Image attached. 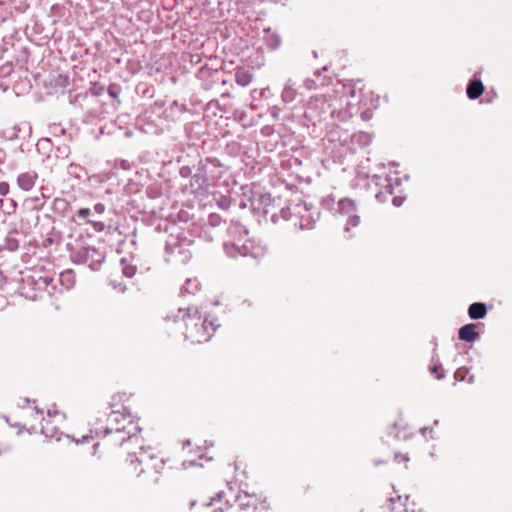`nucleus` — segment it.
<instances>
[{
	"label": "nucleus",
	"mask_w": 512,
	"mask_h": 512,
	"mask_svg": "<svg viewBox=\"0 0 512 512\" xmlns=\"http://www.w3.org/2000/svg\"><path fill=\"white\" fill-rule=\"evenodd\" d=\"M109 421H113L117 425L109 424L106 427L104 444L110 442L107 436L116 434V441H119L122 446H126V449L130 448V444H134L139 448L138 452L130 455L123 463L121 467L122 475L129 480H137L140 483L158 482L159 475L163 472L166 465L164 457L159 453L149 452V450H152L151 448H144L142 439L132 432V430L139 429L119 411H112L109 415Z\"/></svg>",
	"instance_id": "f257e3e1"
},
{
	"label": "nucleus",
	"mask_w": 512,
	"mask_h": 512,
	"mask_svg": "<svg viewBox=\"0 0 512 512\" xmlns=\"http://www.w3.org/2000/svg\"><path fill=\"white\" fill-rule=\"evenodd\" d=\"M178 317L184 322V336L193 344L208 342L215 334L219 323L217 319L203 317L197 307L179 309Z\"/></svg>",
	"instance_id": "f03ea898"
},
{
	"label": "nucleus",
	"mask_w": 512,
	"mask_h": 512,
	"mask_svg": "<svg viewBox=\"0 0 512 512\" xmlns=\"http://www.w3.org/2000/svg\"><path fill=\"white\" fill-rule=\"evenodd\" d=\"M350 94L351 97L356 101L358 109L361 110L364 114L371 113L379 106V96L375 95L370 87L362 84L361 82H358V84H355L352 87Z\"/></svg>",
	"instance_id": "7ed1b4c3"
},
{
	"label": "nucleus",
	"mask_w": 512,
	"mask_h": 512,
	"mask_svg": "<svg viewBox=\"0 0 512 512\" xmlns=\"http://www.w3.org/2000/svg\"><path fill=\"white\" fill-rule=\"evenodd\" d=\"M235 505L242 512H266L268 510V503L265 496L262 494H250L241 491L235 494Z\"/></svg>",
	"instance_id": "20e7f679"
},
{
	"label": "nucleus",
	"mask_w": 512,
	"mask_h": 512,
	"mask_svg": "<svg viewBox=\"0 0 512 512\" xmlns=\"http://www.w3.org/2000/svg\"><path fill=\"white\" fill-rule=\"evenodd\" d=\"M235 504V492L232 488L220 491L209 503L200 506V512H229Z\"/></svg>",
	"instance_id": "39448f33"
},
{
	"label": "nucleus",
	"mask_w": 512,
	"mask_h": 512,
	"mask_svg": "<svg viewBox=\"0 0 512 512\" xmlns=\"http://www.w3.org/2000/svg\"><path fill=\"white\" fill-rule=\"evenodd\" d=\"M414 506L415 503H410L408 497L403 500L401 496H397L388 499L386 504L381 507V512H422L421 509L415 511Z\"/></svg>",
	"instance_id": "423d86ee"
},
{
	"label": "nucleus",
	"mask_w": 512,
	"mask_h": 512,
	"mask_svg": "<svg viewBox=\"0 0 512 512\" xmlns=\"http://www.w3.org/2000/svg\"><path fill=\"white\" fill-rule=\"evenodd\" d=\"M37 178L38 174L35 171L24 172L18 176L17 183L22 190L29 191L33 188Z\"/></svg>",
	"instance_id": "0eeeda50"
},
{
	"label": "nucleus",
	"mask_w": 512,
	"mask_h": 512,
	"mask_svg": "<svg viewBox=\"0 0 512 512\" xmlns=\"http://www.w3.org/2000/svg\"><path fill=\"white\" fill-rule=\"evenodd\" d=\"M476 324L470 323L462 326L459 329V339L466 342H473L479 338V333L476 332Z\"/></svg>",
	"instance_id": "6e6552de"
},
{
	"label": "nucleus",
	"mask_w": 512,
	"mask_h": 512,
	"mask_svg": "<svg viewBox=\"0 0 512 512\" xmlns=\"http://www.w3.org/2000/svg\"><path fill=\"white\" fill-rule=\"evenodd\" d=\"M253 80V74L243 67H237L235 70V81L242 87L248 86Z\"/></svg>",
	"instance_id": "1a4fd4ad"
},
{
	"label": "nucleus",
	"mask_w": 512,
	"mask_h": 512,
	"mask_svg": "<svg viewBox=\"0 0 512 512\" xmlns=\"http://www.w3.org/2000/svg\"><path fill=\"white\" fill-rule=\"evenodd\" d=\"M484 92V85L480 80H472L467 85L466 93L469 99H478Z\"/></svg>",
	"instance_id": "9d476101"
},
{
	"label": "nucleus",
	"mask_w": 512,
	"mask_h": 512,
	"mask_svg": "<svg viewBox=\"0 0 512 512\" xmlns=\"http://www.w3.org/2000/svg\"><path fill=\"white\" fill-rule=\"evenodd\" d=\"M487 313V308L484 303L476 302L469 306L468 315L471 319H482Z\"/></svg>",
	"instance_id": "9b49d317"
},
{
	"label": "nucleus",
	"mask_w": 512,
	"mask_h": 512,
	"mask_svg": "<svg viewBox=\"0 0 512 512\" xmlns=\"http://www.w3.org/2000/svg\"><path fill=\"white\" fill-rule=\"evenodd\" d=\"M359 223H360V217H359V216H357V215H353V216H351V217L348 219L347 223H346V226H345V232H346V233H349V232H350V230H351L352 228L357 227V226L359 225Z\"/></svg>",
	"instance_id": "f8f14e48"
},
{
	"label": "nucleus",
	"mask_w": 512,
	"mask_h": 512,
	"mask_svg": "<svg viewBox=\"0 0 512 512\" xmlns=\"http://www.w3.org/2000/svg\"><path fill=\"white\" fill-rule=\"evenodd\" d=\"M296 92L292 88H285L282 93V99L285 102H291L295 99Z\"/></svg>",
	"instance_id": "ddd939ff"
},
{
	"label": "nucleus",
	"mask_w": 512,
	"mask_h": 512,
	"mask_svg": "<svg viewBox=\"0 0 512 512\" xmlns=\"http://www.w3.org/2000/svg\"><path fill=\"white\" fill-rule=\"evenodd\" d=\"M394 460L397 463H407L409 461V456L406 453H395Z\"/></svg>",
	"instance_id": "4468645a"
},
{
	"label": "nucleus",
	"mask_w": 512,
	"mask_h": 512,
	"mask_svg": "<svg viewBox=\"0 0 512 512\" xmlns=\"http://www.w3.org/2000/svg\"><path fill=\"white\" fill-rule=\"evenodd\" d=\"M430 371L433 375H435V377L437 379H442L443 378V374H442V367L440 365H434L430 368Z\"/></svg>",
	"instance_id": "2eb2a0df"
},
{
	"label": "nucleus",
	"mask_w": 512,
	"mask_h": 512,
	"mask_svg": "<svg viewBox=\"0 0 512 512\" xmlns=\"http://www.w3.org/2000/svg\"><path fill=\"white\" fill-rule=\"evenodd\" d=\"M89 223L92 225L94 230L101 232L105 229V224L100 221H89Z\"/></svg>",
	"instance_id": "dca6fc26"
},
{
	"label": "nucleus",
	"mask_w": 512,
	"mask_h": 512,
	"mask_svg": "<svg viewBox=\"0 0 512 512\" xmlns=\"http://www.w3.org/2000/svg\"><path fill=\"white\" fill-rule=\"evenodd\" d=\"M49 422H50V419H49V418H48V419H45V418H43V419H42L40 432H41V433H43V434H45L46 436H49V435H51V436H52V435H53V433L49 434V430H48V428H47V427H45V425H44V423L48 424Z\"/></svg>",
	"instance_id": "f3484780"
},
{
	"label": "nucleus",
	"mask_w": 512,
	"mask_h": 512,
	"mask_svg": "<svg viewBox=\"0 0 512 512\" xmlns=\"http://www.w3.org/2000/svg\"><path fill=\"white\" fill-rule=\"evenodd\" d=\"M90 214H91V211L89 208H81L77 211V215L83 219L87 218Z\"/></svg>",
	"instance_id": "a211bd4d"
},
{
	"label": "nucleus",
	"mask_w": 512,
	"mask_h": 512,
	"mask_svg": "<svg viewBox=\"0 0 512 512\" xmlns=\"http://www.w3.org/2000/svg\"><path fill=\"white\" fill-rule=\"evenodd\" d=\"M123 273L127 277H132L135 274V268L133 266H127L123 269Z\"/></svg>",
	"instance_id": "6ab92c4d"
},
{
	"label": "nucleus",
	"mask_w": 512,
	"mask_h": 512,
	"mask_svg": "<svg viewBox=\"0 0 512 512\" xmlns=\"http://www.w3.org/2000/svg\"><path fill=\"white\" fill-rule=\"evenodd\" d=\"M9 192V185L7 182H0V195H6Z\"/></svg>",
	"instance_id": "aec40b11"
},
{
	"label": "nucleus",
	"mask_w": 512,
	"mask_h": 512,
	"mask_svg": "<svg viewBox=\"0 0 512 512\" xmlns=\"http://www.w3.org/2000/svg\"><path fill=\"white\" fill-rule=\"evenodd\" d=\"M464 373H465V370L464 369H458L456 372H455V378L457 380H464Z\"/></svg>",
	"instance_id": "412c9836"
},
{
	"label": "nucleus",
	"mask_w": 512,
	"mask_h": 512,
	"mask_svg": "<svg viewBox=\"0 0 512 512\" xmlns=\"http://www.w3.org/2000/svg\"><path fill=\"white\" fill-rule=\"evenodd\" d=\"M57 416L58 417H63V415L59 411H57V410H53V411L51 409L48 410V417L49 418L50 417H57Z\"/></svg>",
	"instance_id": "4be33fe9"
},
{
	"label": "nucleus",
	"mask_w": 512,
	"mask_h": 512,
	"mask_svg": "<svg viewBox=\"0 0 512 512\" xmlns=\"http://www.w3.org/2000/svg\"><path fill=\"white\" fill-rule=\"evenodd\" d=\"M94 209L97 213H103L105 207L103 204L99 203L95 205Z\"/></svg>",
	"instance_id": "5701e85b"
},
{
	"label": "nucleus",
	"mask_w": 512,
	"mask_h": 512,
	"mask_svg": "<svg viewBox=\"0 0 512 512\" xmlns=\"http://www.w3.org/2000/svg\"><path fill=\"white\" fill-rule=\"evenodd\" d=\"M108 94H109L112 98H114V99H117V98H118V93H117V92H115V91L112 89V87H109V89H108Z\"/></svg>",
	"instance_id": "b1692460"
},
{
	"label": "nucleus",
	"mask_w": 512,
	"mask_h": 512,
	"mask_svg": "<svg viewBox=\"0 0 512 512\" xmlns=\"http://www.w3.org/2000/svg\"><path fill=\"white\" fill-rule=\"evenodd\" d=\"M92 438L93 437L91 435H85V436L82 437L81 442H88Z\"/></svg>",
	"instance_id": "393cba45"
},
{
	"label": "nucleus",
	"mask_w": 512,
	"mask_h": 512,
	"mask_svg": "<svg viewBox=\"0 0 512 512\" xmlns=\"http://www.w3.org/2000/svg\"><path fill=\"white\" fill-rule=\"evenodd\" d=\"M124 396H126V394L114 396L112 399L115 401L117 397L121 399Z\"/></svg>",
	"instance_id": "a878e982"
},
{
	"label": "nucleus",
	"mask_w": 512,
	"mask_h": 512,
	"mask_svg": "<svg viewBox=\"0 0 512 512\" xmlns=\"http://www.w3.org/2000/svg\"><path fill=\"white\" fill-rule=\"evenodd\" d=\"M265 199H268V200H270V195H267V196H263V200H265Z\"/></svg>",
	"instance_id": "bb28decb"
},
{
	"label": "nucleus",
	"mask_w": 512,
	"mask_h": 512,
	"mask_svg": "<svg viewBox=\"0 0 512 512\" xmlns=\"http://www.w3.org/2000/svg\"><path fill=\"white\" fill-rule=\"evenodd\" d=\"M195 506H196V503H195V502H192V503H191V509H193Z\"/></svg>",
	"instance_id": "cd10ccee"
},
{
	"label": "nucleus",
	"mask_w": 512,
	"mask_h": 512,
	"mask_svg": "<svg viewBox=\"0 0 512 512\" xmlns=\"http://www.w3.org/2000/svg\"><path fill=\"white\" fill-rule=\"evenodd\" d=\"M241 473H242L243 477H247V475H246V472H245V471H242Z\"/></svg>",
	"instance_id": "c85d7f7f"
},
{
	"label": "nucleus",
	"mask_w": 512,
	"mask_h": 512,
	"mask_svg": "<svg viewBox=\"0 0 512 512\" xmlns=\"http://www.w3.org/2000/svg\"><path fill=\"white\" fill-rule=\"evenodd\" d=\"M235 469H236L237 471H239V470H240V468H239V466H238V465H236V466H235Z\"/></svg>",
	"instance_id": "c756f323"
}]
</instances>
